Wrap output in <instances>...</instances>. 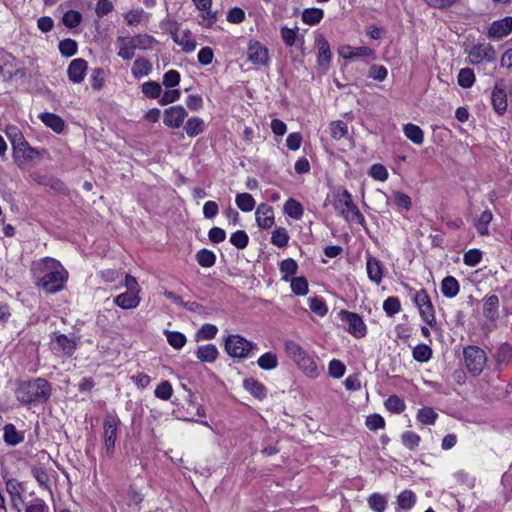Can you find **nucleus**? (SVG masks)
<instances>
[{
    "instance_id": "22",
    "label": "nucleus",
    "mask_w": 512,
    "mask_h": 512,
    "mask_svg": "<svg viewBox=\"0 0 512 512\" xmlns=\"http://www.w3.org/2000/svg\"><path fill=\"white\" fill-rule=\"evenodd\" d=\"M316 45L318 48V65L326 71L331 61V50L327 39L323 35H319L316 39Z\"/></svg>"
},
{
    "instance_id": "57",
    "label": "nucleus",
    "mask_w": 512,
    "mask_h": 512,
    "mask_svg": "<svg viewBox=\"0 0 512 512\" xmlns=\"http://www.w3.org/2000/svg\"><path fill=\"white\" fill-rule=\"evenodd\" d=\"M81 20V13L75 10H68L62 18L63 24L68 28H75L81 23Z\"/></svg>"
},
{
    "instance_id": "4",
    "label": "nucleus",
    "mask_w": 512,
    "mask_h": 512,
    "mask_svg": "<svg viewBox=\"0 0 512 512\" xmlns=\"http://www.w3.org/2000/svg\"><path fill=\"white\" fill-rule=\"evenodd\" d=\"M225 351L233 358L246 359L254 356L258 345L239 334L228 335L224 342Z\"/></svg>"
},
{
    "instance_id": "35",
    "label": "nucleus",
    "mask_w": 512,
    "mask_h": 512,
    "mask_svg": "<svg viewBox=\"0 0 512 512\" xmlns=\"http://www.w3.org/2000/svg\"><path fill=\"white\" fill-rule=\"evenodd\" d=\"M283 210L286 215L295 220L301 219L304 213L302 204L294 198H289L285 202Z\"/></svg>"
},
{
    "instance_id": "16",
    "label": "nucleus",
    "mask_w": 512,
    "mask_h": 512,
    "mask_svg": "<svg viewBox=\"0 0 512 512\" xmlns=\"http://www.w3.org/2000/svg\"><path fill=\"white\" fill-rule=\"evenodd\" d=\"M338 54L343 59H353L358 57L376 59L375 52L368 46L352 47L350 45H341L338 48Z\"/></svg>"
},
{
    "instance_id": "17",
    "label": "nucleus",
    "mask_w": 512,
    "mask_h": 512,
    "mask_svg": "<svg viewBox=\"0 0 512 512\" xmlns=\"http://www.w3.org/2000/svg\"><path fill=\"white\" fill-rule=\"evenodd\" d=\"M366 272L369 280L377 285L382 282L384 276V266L376 257L366 255Z\"/></svg>"
},
{
    "instance_id": "13",
    "label": "nucleus",
    "mask_w": 512,
    "mask_h": 512,
    "mask_svg": "<svg viewBox=\"0 0 512 512\" xmlns=\"http://www.w3.org/2000/svg\"><path fill=\"white\" fill-rule=\"evenodd\" d=\"M187 115V111L182 105L171 106L164 110L163 123L169 128H179Z\"/></svg>"
},
{
    "instance_id": "47",
    "label": "nucleus",
    "mask_w": 512,
    "mask_h": 512,
    "mask_svg": "<svg viewBox=\"0 0 512 512\" xmlns=\"http://www.w3.org/2000/svg\"><path fill=\"white\" fill-rule=\"evenodd\" d=\"M458 85L462 88H470L475 82V75L472 69L462 68L457 75Z\"/></svg>"
},
{
    "instance_id": "43",
    "label": "nucleus",
    "mask_w": 512,
    "mask_h": 512,
    "mask_svg": "<svg viewBox=\"0 0 512 512\" xmlns=\"http://www.w3.org/2000/svg\"><path fill=\"white\" fill-rule=\"evenodd\" d=\"M133 37V41L135 42L136 49L140 50H152L154 46L157 44V40L148 34H138Z\"/></svg>"
},
{
    "instance_id": "2",
    "label": "nucleus",
    "mask_w": 512,
    "mask_h": 512,
    "mask_svg": "<svg viewBox=\"0 0 512 512\" xmlns=\"http://www.w3.org/2000/svg\"><path fill=\"white\" fill-rule=\"evenodd\" d=\"M51 395V386L43 378L23 381L16 389L17 400L24 405L46 402Z\"/></svg>"
},
{
    "instance_id": "62",
    "label": "nucleus",
    "mask_w": 512,
    "mask_h": 512,
    "mask_svg": "<svg viewBox=\"0 0 512 512\" xmlns=\"http://www.w3.org/2000/svg\"><path fill=\"white\" fill-rule=\"evenodd\" d=\"M230 242L238 249H244L249 242L247 233L243 230H238L230 236Z\"/></svg>"
},
{
    "instance_id": "61",
    "label": "nucleus",
    "mask_w": 512,
    "mask_h": 512,
    "mask_svg": "<svg viewBox=\"0 0 512 512\" xmlns=\"http://www.w3.org/2000/svg\"><path fill=\"white\" fill-rule=\"evenodd\" d=\"M330 133L331 136L339 140L343 137H345L348 133V127L347 124L343 121H334L330 124Z\"/></svg>"
},
{
    "instance_id": "50",
    "label": "nucleus",
    "mask_w": 512,
    "mask_h": 512,
    "mask_svg": "<svg viewBox=\"0 0 512 512\" xmlns=\"http://www.w3.org/2000/svg\"><path fill=\"white\" fill-rule=\"evenodd\" d=\"M196 260L200 266L208 268L215 264L216 256L210 250L201 249L196 254Z\"/></svg>"
},
{
    "instance_id": "10",
    "label": "nucleus",
    "mask_w": 512,
    "mask_h": 512,
    "mask_svg": "<svg viewBox=\"0 0 512 512\" xmlns=\"http://www.w3.org/2000/svg\"><path fill=\"white\" fill-rule=\"evenodd\" d=\"M246 56L248 62L256 67H266L270 62L268 48L257 40L249 41Z\"/></svg>"
},
{
    "instance_id": "23",
    "label": "nucleus",
    "mask_w": 512,
    "mask_h": 512,
    "mask_svg": "<svg viewBox=\"0 0 512 512\" xmlns=\"http://www.w3.org/2000/svg\"><path fill=\"white\" fill-rule=\"evenodd\" d=\"M52 347L54 350L70 357L75 352L77 344L74 339L68 338L64 334H59L52 340Z\"/></svg>"
},
{
    "instance_id": "55",
    "label": "nucleus",
    "mask_w": 512,
    "mask_h": 512,
    "mask_svg": "<svg viewBox=\"0 0 512 512\" xmlns=\"http://www.w3.org/2000/svg\"><path fill=\"white\" fill-rule=\"evenodd\" d=\"M154 394L157 398L161 400H169L173 394V388L171 383L167 380L161 381L157 385Z\"/></svg>"
},
{
    "instance_id": "48",
    "label": "nucleus",
    "mask_w": 512,
    "mask_h": 512,
    "mask_svg": "<svg viewBox=\"0 0 512 512\" xmlns=\"http://www.w3.org/2000/svg\"><path fill=\"white\" fill-rule=\"evenodd\" d=\"M167 342L170 346H172L174 349H181L186 344V336L178 331H165Z\"/></svg>"
},
{
    "instance_id": "14",
    "label": "nucleus",
    "mask_w": 512,
    "mask_h": 512,
    "mask_svg": "<svg viewBox=\"0 0 512 512\" xmlns=\"http://www.w3.org/2000/svg\"><path fill=\"white\" fill-rule=\"evenodd\" d=\"M6 491L10 497L11 504L17 512H21L24 505V488L16 479H8L6 481Z\"/></svg>"
},
{
    "instance_id": "49",
    "label": "nucleus",
    "mask_w": 512,
    "mask_h": 512,
    "mask_svg": "<svg viewBox=\"0 0 512 512\" xmlns=\"http://www.w3.org/2000/svg\"><path fill=\"white\" fill-rule=\"evenodd\" d=\"M492 219L493 215L491 211L485 210L481 213V215L479 216L475 223V227L481 235L489 234L488 225L492 221Z\"/></svg>"
},
{
    "instance_id": "3",
    "label": "nucleus",
    "mask_w": 512,
    "mask_h": 512,
    "mask_svg": "<svg viewBox=\"0 0 512 512\" xmlns=\"http://www.w3.org/2000/svg\"><path fill=\"white\" fill-rule=\"evenodd\" d=\"M333 206L337 213L346 221L365 225V218L353 202L351 194L344 188H338L333 192Z\"/></svg>"
},
{
    "instance_id": "59",
    "label": "nucleus",
    "mask_w": 512,
    "mask_h": 512,
    "mask_svg": "<svg viewBox=\"0 0 512 512\" xmlns=\"http://www.w3.org/2000/svg\"><path fill=\"white\" fill-rule=\"evenodd\" d=\"M309 308L316 315L323 317L327 314L328 308L324 300L320 297H313L309 299Z\"/></svg>"
},
{
    "instance_id": "41",
    "label": "nucleus",
    "mask_w": 512,
    "mask_h": 512,
    "mask_svg": "<svg viewBox=\"0 0 512 512\" xmlns=\"http://www.w3.org/2000/svg\"><path fill=\"white\" fill-rule=\"evenodd\" d=\"M279 270L282 274V280L288 282L290 277L296 274L298 270V264L294 259L287 258L280 263Z\"/></svg>"
},
{
    "instance_id": "60",
    "label": "nucleus",
    "mask_w": 512,
    "mask_h": 512,
    "mask_svg": "<svg viewBox=\"0 0 512 512\" xmlns=\"http://www.w3.org/2000/svg\"><path fill=\"white\" fill-rule=\"evenodd\" d=\"M297 34H298L297 27L291 29V28L284 26V27H281V29H280L281 38H282L283 42L286 44V46H288V47H292L293 45H295L296 39H297Z\"/></svg>"
},
{
    "instance_id": "5",
    "label": "nucleus",
    "mask_w": 512,
    "mask_h": 512,
    "mask_svg": "<svg viewBox=\"0 0 512 512\" xmlns=\"http://www.w3.org/2000/svg\"><path fill=\"white\" fill-rule=\"evenodd\" d=\"M25 76L26 68L24 61L0 49V77L8 80L13 77L23 78Z\"/></svg>"
},
{
    "instance_id": "29",
    "label": "nucleus",
    "mask_w": 512,
    "mask_h": 512,
    "mask_svg": "<svg viewBox=\"0 0 512 512\" xmlns=\"http://www.w3.org/2000/svg\"><path fill=\"white\" fill-rule=\"evenodd\" d=\"M142 501H143V495L141 494L140 491H138L136 488H134L132 486L127 489L123 499H122V495L121 494H118L117 498H116V502L121 507H123V503L122 502H125L127 506H131V505H136L137 506Z\"/></svg>"
},
{
    "instance_id": "12",
    "label": "nucleus",
    "mask_w": 512,
    "mask_h": 512,
    "mask_svg": "<svg viewBox=\"0 0 512 512\" xmlns=\"http://www.w3.org/2000/svg\"><path fill=\"white\" fill-rule=\"evenodd\" d=\"M173 41L181 47L185 53H192L197 47V42L189 29H180L176 23L170 29Z\"/></svg>"
},
{
    "instance_id": "24",
    "label": "nucleus",
    "mask_w": 512,
    "mask_h": 512,
    "mask_svg": "<svg viewBox=\"0 0 512 512\" xmlns=\"http://www.w3.org/2000/svg\"><path fill=\"white\" fill-rule=\"evenodd\" d=\"M114 304L125 310H132L139 306L141 302L140 294L125 291L117 295L114 300Z\"/></svg>"
},
{
    "instance_id": "40",
    "label": "nucleus",
    "mask_w": 512,
    "mask_h": 512,
    "mask_svg": "<svg viewBox=\"0 0 512 512\" xmlns=\"http://www.w3.org/2000/svg\"><path fill=\"white\" fill-rule=\"evenodd\" d=\"M237 207L243 212H251L255 208V200L249 193H238L235 197Z\"/></svg>"
},
{
    "instance_id": "34",
    "label": "nucleus",
    "mask_w": 512,
    "mask_h": 512,
    "mask_svg": "<svg viewBox=\"0 0 512 512\" xmlns=\"http://www.w3.org/2000/svg\"><path fill=\"white\" fill-rule=\"evenodd\" d=\"M41 121L56 133H61L64 129V121L54 113H42L39 115Z\"/></svg>"
},
{
    "instance_id": "7",
    "label": "nucleus",
    "mask_w": 512,
    "mask_h": 512,
    "mask_svg": "<svg viewBox=\"0 0 512 512\" xmlns=\"http://www.w3.org/2000/svg\"><path fill=\"white\" fill-rule=\"evenodd\" d=\"M338 318L344 329L355 338H362L367 334V326L359 314L348 310H340Z\"/></svg>"
},
{
    "instance_id": "51",
    "label": "nucleus",
    "mask_w": 512,
    "mask_h": 512,
    "mask_svg": "<svg viewBox=\"0 0 512 512\" xmlns=\"http://www.w3.org/2000/svg\"><path fill=\"white\" fill-rule=\"evenodd\" d=\"M4 440L10 445H16L23 440V436L16 430L14 425L7 424L4 427Z\"/></svg>"
},
{
    "instance_id": "26",
    "label": "nucleus",
    "mask_w": 512,
    "mask_h": 512,
    "mask_svg": "<svg viewBox=\"0 0 512 512\" xmlns=\"http://www.w3.org/2000/svg\"><path fill=\"white\" fill-rule=\"evenodd\" d=\"M469 58L472 63H478L483 59L492 61L494 60V50L490 45L474 46L469 52Z\"/></svg>"
},
{
    "instance_id": "64",
    "label": "nucleus",
    "mask_w": 512,
    "mask_h": 512,
    "mask_svg": "<svg viewBox=\"0 0 512 512\" xmlns=\"http://www.w3.org/2000/svg\"><path fill=\"white\" fill-rule=\"evenodd\" d=\"M368 505L375 512H384L386 500L382 495L374 493L368 498Z\"/></svg>"
},
{
    "instance_id": "1",
    "label": "nucleus",
    "mask_w": 512,
    "mask_h": 512,
    "mask_svg": "<svg viewBox=\"0 0 512 512\" xmlns=\"http://www.w3.org/2000/svg\"><path fill=\"white\" fill-rule=\"evenodd\" d=\"M35 285L46 293L61 291L68 279V272L56 259L45 257L33 262L31 267Z\"/></svg>"
},
{
    "instance_id": "45",
    "label": "nucleus",
    "mask_w": 512,
    "mask_h": 512,
    "mask_svg": "<svg viewBox=\"0 0 512 512\" xmlns=\"http://www.w3.org/2000/svg\"><path fill=\"white\" fill-rule=\"evenodd\" d=\"M397 503L401 509L410 510L416 503V495L411 490H404L399 494Z\"/></svg>"
},
{
    "instance_id": "9",
    "label": "nucleus",
    "mask_w": 512,
    "mask_h": 512,
    "mask_svg": "<svg viewBox=\"0 0 512 512\" xmlns=\"http://www.w3.org/2000/svg\"><path fill=\"white\" fill-rule=\"evenodd\" d=\"M465 365L470 373L479 375L487 361L485 352L476 346H468L463 351Z\"/></svg>"
},
{
    "instance_id": "42",
    "label": "nucleus",
    "mask_w": 512,
    "mask_h": 512,
    "mask_svg": "<svg viewBox=\"0 0 512 512\" xmlns=\"http://www.w3.org/2000/svg\"><path fill=\"white\" fill-rule=\"evenodd\" d=\"M289 239L288 231L284 227H276L271 235V243L279 248L286 247Z\"/></svg>"
},
{
    "instance_id": "46",
    "label": "nucleus",
    "mask_w": 512,
    "mask_h": 512,
    "mask_svg": "<svg viewBox=\"0 0 512 512\" xmlns=\"http://www.w3.org/2000/svg\"><path fill=\"white\" fill-rule=\"evenodd\" d=\"M142 93L150 99H156L161 96L162 87L156 81H147L141 85Z\"/></svg>"
},
{
    "instance_id": "20",
    "label": "nucleus",
    "mask_w": 512,
    "mask_h": 512,
    "mask_svg": "<svg viewBox=\"0 0 512 512\" xmlns=\"http://www.w3.org/2000/svg\"><path fill=\"white\" fill-rule=\"evenodd\" d=\"M512 31V17H505L503 19L494 21L489 29L488 36L492 39H502L510 34Z\"/></svg>"
},
{
    "instance_id": "18",
    "label": "nucleus",
    "mask_w": 512,
    "mask_h": 512,
    "mask_svg": "<svg viewBox=\"0 0 512 512\" xmlns=\"http://www.w3.org/2000/svg\"><path fill=\"white\" fill-rule=\"evenodd\" d=\"M87 68L88 63L86 60L82 58L72 60L67 69L69 80L75 84L81 83L85 78Z\"/></svg>"
},
{
    "instance_id": "30",
    "label": "nucleus",
    "mask_w": 512,
    "mask_h": 512,
    "mask_svg": "<svg viewBox=\"0 0 512 512\" xmlns=\"http://www.w3.org/2000/svg\"><path fill=\"white\" fill-rule=\"evenodd\" d=\"M257 365L264 371L275 370L279 366L278 355L273 351L265 352L257 359Z\"/></svg>"
},
{
    "instance_id": "28",
    "label": "nucleus",
    "mask_w": 512,
    "mask_h": 512,
    "mask_svg": "<svg viewBox=\"0 0 512 512\" xmlns=\"http://www.w3.org/2000/svg\"><path fill=\"white\" fill-rule=\"evenodd\" d=\"M219 351L214 344L199 346L196 351V357L201 362L213 363L216 361Z\"/></svg>"
},
{
    "instance_id": "15",
    "label": "nucleus",
    "mask_w": 512,
    "mask_h": 512,
    "mask_svg": "<svg viewBox=\"0 0 512 512\" xmlns=\"http://www.w3.org/2000/svg\"><path fill=\"white\" fill-rule=\"evenodd\" d=\"M491 101L494 110L502 115L507 109V95L505 84L503 80L497 81L492 93H491Z\"/></svg>"
},
{
    "instance_id": "32",
    "label": "nucleus",
    "mask_w": 512,
    "mask_h": 512,
    "mask_svg": "<svg viewBox=\"0 0 512 512\" xmlns=\"http://www.w3.org/2000/svg\"><path fill=\"white\" fill-rule=\"evenodd\" d=\"M284 351L294 363L308 353L299 343L290 339L284 341Z\"/></svg>"
},
{
    "instance_id": "63",
    "label": "nucleus",
    "mask_w": 512,
    "mask_h": 512,
    "mask_svg": "<svg viewBox=\"0 0 512 512\" xmlns=\"http://www.w3.org/2000/svg\"><path fill=\"white\" fill-rule=\"evenodd\" d=\"M345 371V365L338 359H333L328 364V373L333 378H341L345 374Z\"/></svg>"
},
{
    "instance_id": "6",
    "label": "nucleus",
    "mask_w": 512,
    "mask_h": 512,
    "mask_svg": "<svg viewBox=\"0 0 512 512\" xmlns=\"http://www.w3.org/2000/svg\"><path fill=\"white\" fill-rule=\"evenodd\" d=\"M120 426L119 417L109 412L105 415L103 420V441L106 455L111 457L114 454L115 444Z\"/></svg>"
},
{
    "instance_id": "44",
    "label": "nucleus",
    "mask_w": 512,
    "mask_h": 512,
    "mask_svg": "<svg viewBox=\"0 0 512 512\" xmlns=\"http://www.w3.org/2000/svg\"><path fill=\"white\" fill-rule=\"evenodd\" d=\"M218 328L214 324L206 323L203 324L195 334L196 341L211 340L217 335Z\"/></svg>"
},
{
    "instance_id": "27",
    "label": "nucleus",
    "mask_w": 512,
    "mask_h": 512,
    "mask_svg": "<svg viewBox=\"0 0 512 512\" xmlns=\"http://www.w3.org/2000/svg\"><path fill=\"white\" fill-rule=\"evenodd\" d=\"M152 72V63L144 57L137 58L132 66L131 73L135 79H141Z\"/></svg>"
},
{
    "instance_id": "38",
    "label": "nucleus",
    "mask_w": 512,
    "mask_h": 512,
    "mask_svg": "<svg viewBox=\"0 0 512 512\" xmlns=\"http://www.w3.org/2000/svg\"><path fill=\"white\" fill-rule=\"evenodd\" d=\"M499 299L496 295H490L485 298L483 304L484 316L490 320H494L498 315Z\"/></svg>"
},
{
    "instance_id": "58",
    "label": "nucleus",
    "mask_w": 512,
    "mask_h": 512,
    "mask_svg": "<svg viewBox=\"0 0 512 512\" xmlns=\"http://www.w3.org/2000/svg\"><path fill=\"white\" fill-rule=\"evenodd\" d=\"M385 407L392 413H401L405 409V403L399 396L392 395L385 401Z\"/></svg>"
},
{
    "instance_id": "36",
    "label": "nucleus",
    "mask_w": 512,
    "mask_h": 512,
    "mask_svg": "<svg viewBox=\"0 0 512 512\" xmlns=\"http://www.w3.org/2000/svg\"><path fill=\"white\" fill-rule=\"evenodd\" d=\"M324 11L321 8H307L304 9L301 15L302 21L310 26H314L323 19Z\"/></svg>"
},
{
    "instance_id": "52",
    "label": "nucleus",
    "mask_w": 512,
    "mask_h": 512,
    "mask_svg": "<svg viewBox=\"0 0 512 512\" xmlns=\"http://www.w3.org/2000/svg\"><path fill=\"white\" fill-rule=\"evenodd\" d=\"M291 285V290L296 295L304 296L308 293V282L304 277L290 278L288 281Z\"/></svg>"
},
{
    "instance_id": "21",
    "label": "nucleus",
    "mask_w": 512,
    "mask_h": 512,
    "mask_svg": "<svg viewBox=\"0 0 512 512\" xmlns=\"http://www.w3.org/2000/svg\"><path fill=\"white\" fill-rule=\"evenodd\" d=\"M117 55L123 60H131L135 55L136 45L132 36H120L116 40Z\"/></svg>"
},
{
    "instance_id": "11",
    "label": "nucleus",
    "mask_w": 512,
    "mask_h": 512,
    "mask_svg": "<svg viewBox=\"0 0 512 512\" xmlns=\"http://www.w3.org/2000/svg\"><path fill=\"white\" fill-rule=\"evenodd\" d=\"M13 149V159L16 165L20 168L25 167L30 162H33L39 157V152L29 146L28 142L18 139L17 144Z\"/></svg>"
},
{
    "instance_id": "53",
    "label": "nucleus",
    "mask_w": 512,
    "mask_h": 512,
    "mask_svg": "<svg viewBox=\"0 0 512 512\" xmlns=\"http://www.w3.org/2000/svg\"><path fill=\"white\" fill-rule=\"evenodd\" d=\"M383 310L385 311L387 316H389V317L394 316L395 314H397L401 311L400 300L394 296L388 297L383 302Z\"/></svg>"
},
{
    "instance_id": "37",
    "label": "nucleus",
    "mask_w": 512,
    "mask_h": 512,
    "mask_svg": "<svg viewBox=\"0 0 512 512\" xmlns=\"http://www.w3.org/2000/svg\"><path fill=\"white\" fill-rule=\"evenodd\" d=\"M460 287L458 281L452 277L447 276L441 282V292L447 298H453L459 293Z\"/></svg>"
},
{
    "instance_id": "31",
    "label": "nucleus",
    "mask_w": 512,
    "mask_h": 512,
    "mask_svg": "<svg viewBox=\"0 0 512 512\" xmlns=\"http://www.w3.org/2000/svg\"><path fill=\"white\" fill-rule=\"evenodd\" d=\"M403 133L415 145H422L424 142L423 130L413 123L405 124L403 126Z\"/></svg>"
},
{
    "instance_id": "54",
    "label": "nucleus",
    "mask_w": 512,
    "mask_h": 512,
    "mask_svg": "<svg viewBox=\"0 0 512 512\" xmlns=\"http://www.w3.org/2000/svg\"><path fill=\"white\" fill-rule=\"evenodd\" d=\"M431 356L432 350L426 344H419L413 349V358L418 362H427Z\"/></svg>"
},
{
    "instance_id": "33",
    "label": "nucleus",
    "mask_w": 512,
    "mask_h": 512,
    "mask_svg": "<svg viewBox=\"0 0 512 512\" xmlns=\"http://www.w3.org/2000/svg\"><path fill=\"white\" fill-rule=\"evenodd\" d=\"M243 386L250 394H252L258 399H263L266 397V387L264 386V384H262L261 382L254 378L245 379L243 382Z\"/></svg>"
},
{
    "instance_id": "8",
    "label": "nucleus",
    "mask_w": 512,
    "mask_h": 512,
    "mask_svg": "<svg viewBox=\"0 0 512 512\" xmlns=\"http://www.w3.org/2000/svg\"><path fill=\"white\" fill-rule=\"evenodd\" d=\"M413 302L417 307L421 319L430 327L436 326L435 309L431 299L424 289L418 290L413 296Z\"/></svg>"
},
{
    "instance_id": "25",
    "label": "nucleus",
    "mask_w": 512,
    "mask_h": 512,
    "mask_svg": "<svg viewBox=\"0 0 512 512\" xmlns=\"http://www.w3.org/2000/svg\"><path fill=\"white\" fill-rule=\"evenodd\" d=\"M296 366L309 378L315 379L319 376V369L317 364L309 353L301 357L297 362Z\"/></svg>"
},
{
    "instance_id": "39",
    "label": "nucleus",
    "mask_w": 512,
    "mask_h": 512,
    "mask_svg": "<svg viewBox=\"0 0 512 512\" xmlns=\"http://www.w3.org/2000/svg\"><path fill=\"white\" fill-rule=\"evenodd\" d=\"M205 123L199 117H191L184 125V130L189 137H196L204 131Z\"/></svg>"
},
{
    "instance_id": "19",
    "label": "nucleus",
    "mask_w": 512,
    "mask_h": 512,
    "mask_svg": "<svg viewBox=\"0 0 512 512\" xmlns=\"http://www.w3.org/2000/svg\"><path fill=\"white\" fill-rule=\"evenodd\" d=\"M255 219L259 228L269 229L274 224V211L273 208L265 203L258 205L255 211Z\"/></svg>"
},
{
    "instance_id": "56",
    "label": "nucleus",
    "mask_w": 512,
    "mask_h": 512,
    "mask_svg": "<svg viewBox=\"0 0 512 512\" xmlns=\"http://www.w3.org/2000/svg\"><path fill=\"white\" fill-rule=\"evenodd\" d=\"M438 414L430 407H424L417 413V419L426 425H432L435 423Z\"/></svg>"
}]
</instances>
